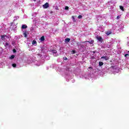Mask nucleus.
I'll use <instances>...</instances> for the list:
<instances>
[{"label": "nucleus", "mask_w": 129, "mask_h": 129, "mask_svg": "<svg viewBox=\"0 0 129 129\" xmlns=\"http://www.w3.org/2000/svg\"><path fill=\"white\" fill-rule=\"evenodd\" d=\"M96 38L97 40H98V41H99V42L102 43L103 39H102V37H101V36H99L97 35Z\"/></svg>", "instance_id": "nucleus-1"}, {"label": "nucleus", "mask_w": 129, "mask_h": 129, "mask_svg": "<svg viewBox=\"0 0 129 129\" xmlns=\"http://www.w3.org/2000/svg\"><path fill=\"white\" fill-rule=\"evenodd\" d=\"M51 52L53 53V55L55 57H57V56H58V55H57V50L53 49L51 50Z\"/></svg>", "instance_id": "nucleus-2"}, {"label": "nucleus", "mask_w": 129, "mask_h": 129, "mask_svg": "<svg viewBox=\"0 0 129 129\" xmlns=\"http://www.w3.org/2000/svg\"><path fill=\"white\" fill-rule=\"evenodd\" d=\"M43 8L44 9H48V8H49V4H48V3H45L43 5Z\"/></svg>", "instance_id": "nucleus-3"}, {"label": "nucleus", "mask_w": 129, "mask_h": 129, "mask_svg": "<svg viewBox=\"0 0 129 129\" xmlns=\"http://www.w3.org/2000/svg\"><path fill=\"white\" fill-rule=\"evenodd\" d=\"M6 38H8V36H7V35H1V40H3V41H4V40H6Z\"/></svg>", "instance_id": "nucleus-4"}, {"label": "nucleus", "mask_w": 129, "mask_h": 129, "mask_svg": "<svg viewBox=\"0 0 129 129\" xmlns=\"http://www.w3.org/2000/svg\"><path fill=\"white\" fill-rule=\"evenodd\" d=\"M101 59H104L105 60H109V57L108 56H102L101 57Z\"/></svg>", "instance_id": "nucleus-5"}, {"label": "nucleus", "mask_w": 129, "mask_h": 129, "mask_svg": "<svg viewBox=\"0 0 129 129\" xmlns=\"http://www.w3.org/2000/svg\"><path fill=\"white\" fill-rule=\"evenodd\" d=\"M106 35H107V36H109V35H110V34H112L111 31L108 30L107 31H106V32L105 33Z\"/></svg>", "instance_id": "nucleus-6"}, {"label": "nucleus", "mask_w": 129, "mask_h": 129, "mask_svg": "<svg viewBox=\"0 0 129 129\" xmlns=\"http://www.w3.org/2000/svg\"><path fill=\"white\" fill-rule=\"evenodd\" d=\"M65 43H68L69 42H70V38H67L65 39Z\"/></svg>", "instance_id": "nucleus-7"}, {"label": "nucleus", "mask_w": 129, "mask_h": 129, "mask_svg": "<svg viewBox=\"0 0 129 129\" xmlns=\"http://www.w3.org/2000/svg\"><path fill=\"white\" fill-rule=\"evenodd\" d=\"M28 28V26L26 25H23L22 26V29H27Z\"/></svg>", "instance_id": "nucleus-8"}, {"label": "nucleus", "mask_w": 129, "mask_h": 129, "mask_svg": "<svg viewBox=\"0 0 129 129\" xmlns=\"http://www.w3.org/2000/svg\"><path fill=\"white\" fill-rule=\"evenodd\" d=\"M40 40H41V42H43V41H45V37L44 36H42Z\"/></svg>", "instance_id": "nucleus-9"}, {"label": "nucleus", "mask_w": 129, "mask_h": 129, "mask_svg": "<svg viewBox=\"0 0 129 129\" xmlns=\"http://www.w3.org/2000/svg\"><path fill=\"white\" fill-rule=\"evenodd\" d=\"M120 10H121L122 12H124V9H123V7L122 6H119Z\"/></svg>", "instance_id": "nucleus-10"}, {"label": "nucleus", "mask_w": 129, "mask_h": 129, "mask_svg": "<svg viewBox=\"0 0 129 129\" xmlns=\"http://www.w3.org/2000/svg\"><path fill=\"white\" fill-rule=\"evenodd\" d=\"M103 65V62L102 61L99 62V66L101 67Z\"/></svg>", "instance_id": "nucleus-11"}, {"label": "nucleus", "mask_w": 129, "mask_h": 129, "mask_svg": "<svg viewBox=\"0 0 129 129\" xmlns=\"http://www.w3.org/2000/svg\"><path fill=\"white\" fill-rule=\"evenodd\" d=\"M87 42L89 43L90 44H93V43H94V40L88 41Z\"/></svg>", "instance_id": "nucleus-12"}, {"label": "nucleus", "mask_w": 129, "mask_h": 129, "mask_svg": "<svg viewBox=\"0 0 129 129\" xmlns=\"http://www.w3.org/2000/svg\"><path fill=\"white\" fill-rule=\"evenodd\" d=\"M24 36L25 37V38H27V37H28L27 35V33L24 32L23 33Z\"/></svg>", "instance_id": "nucleus-13"}, {"label": "nucleus", "mask_w": 129, "mask_h": 129, "mask_svg": "<svg viewBox=\"0 0 129 129\" xmlns=\"http://www.w3.org/2000/svg\"><path fill=\"white\" fill-rule=\"evenodd\" d=\"M33 45H35V44H37V41L36 40H33L32 41Z\"/></svg>", "instance_id": "nucleus-14"}, {"label": "nucleus", "mask_w": 129, "mask_h": 129, "mask_svg": "<svg viewBox=\"0 0 129 129\" xmlns=\"http://www.w3.org/2000/svg\"><path fill=\"white\" fill-rule=\"evenodd\" d=\"M12 66L13 67H14V68H16L17 67V64L16 63H13L12 64Z\"/></svg>", "instance_id": "nucleus-15"}, {"label": "nucleus", "mask_w": 129, "mask_h": 129, "mask_svg": "<svg viewBox=\"0 0 129 129\" xmlns=\"http://www.w3.org/2000/svg\"><path fill=\"white\" fill-rule=\"evenodd\" d=\"M14 58H15V55H12L11 56V57H10V59H14Z\"/></svg>", "instance_id": "nucleus-16"}, {"label": "nucleus", "mask_w": 129, "mask_h": 129, "mask_svg": "<svg viewBox=\"0 0 129 129\" xmlns=\"http://www.w3.org/2000/svg\"><path fill=\"white\" fill-rule=\"evenodd\" d=\"M9 43L6 42V43H5V47H7V46H9Z\"/></svg>", "instance_id": "nucleus-17"}, {"label": "nucleus", "mask_w": 129, "mask_h": 129, "mask_svg": "<svg viewBox=\"0 0 129 129\" xmlns=\"http://www.w3.org/2000/svg\"><path fill=\"white\" fill-rule=\"evenodd\" d=\"M78 46H80L81 45V42H79L77 43Z\"/></svg>", "instance_id": "nucleus-18"}, {"label": "nucleus", "mask_w": 129, "mask_h": 129, "mask_svg": "<svg viewBox=\"0 0 129 129\" xmlns=\"http://www.w3.org/2000/svg\"><path fill=\"white\" fill-rule=\"evenodd\" d=\"M72 19L73 20V22H76V20H75V18H74V16H72Z\"/></svg>", "instance_id": "nucleus-19"}, {"label": "nucleus", "mask_w": 129, "mask_h": 129, "mask_svg": "<svg viewBox=\"0 0 129 129\" xmlns=\"http://www.w3.org/2000/svg\"><path fill=\"white\" fill-rule=\"evenodd\" d=\"M64 10H69V7L68 6H66L64 8Z\"/></svg>", "instance_id": "nucleus-20"}, {"label": "nucleus", "mask_w": 129, "mask_h": 129, "mask_svg": "<svg viewBox=\"0 0 129 129\" xmlns=\"http://www.w3.org/2000/svg\"><path fill=\"white\" fill-rule=\"evenodd\" d=\"M78 19H82V16L81 15H79L78 17Z\"/></svg>", "instance_id": "nucleus-21"}, {"label": "nucleus", "mask_w": 129, "mask_h": 129, "mask_svg": "<svg viewBox=\"0 0 129 129\" xmlns=\"http://www.w3.org/2000/svg\"><path fill=\"white\" fill-rule=\"evenodd\" d=\"M55 10H56V11H58V10H59V8H58V6H56V7H55Z\"/></svg>", "instance_id": "nucleus-22"}, {"label": "nucleus", "mask_w": 129, "mask_h": 129, "mask_svg": "<svg viewBox=\"0 0 129 129\" xmlns=\"http://www.w3.org/2000/svg\"><path fill=\"white\" fill-rule=\"evenodd\" d=\"M13 52H14V53H16V52H17V50H16V49H14L13 50Z\"/></svg>", "instance_id": "nucleus-23"}, {"label": "nucleus", "mask_w": 129, "mask_h": 129, "mask_svg": "<svg viewBox=\"0 0 129 129\" xmlns=\"http://www.w3.org/2000/svg\"><path fill=\"white\" fill-rule=\"evenodd\" d=\"M127 56H128V54H125L124 55V57H125L126 58L127 57Z\"/></svg>", "instance_id": "nucleus-24"}, {"label": "nucleus", "mask_w": 129, "mask_h": 129, "mask_svg": "<svg viewBox=\"0 0 129 129\" xmlns=\"http://www.w3.org/2000/svg\"><path fill=\"white\" fill-rule=\"evenodd\" d=\"M72 52H73L74 54H75V50H72Z\"/></svg>", "instance_id": "nucleus-25"}, {"label": "nucleus", "mask_w": 129, "mask_h": 129, "mask_svg": "<svg viewBox=\"0 0 129 129\" xmlns=\"http://www.w3.org/2000/svg\"><path fill=\"white\" fill-rule=\"evenodd\" d=\"M117 19H119V16H117Z\"/></svg>", "instance_id": "nucleus-26"}, {"label": "nucleus", "mask_w": 129, "mask_h": 129, "mask_svg": "<svg viewBox=\"0 0 129 129\" xmlns=\"http://www.w3.org/2000/svg\"><path fill=\"white\" fill-rule=\"evenodd\" d=\"M64 60H67V57H64Z\"/></svg>", "instance_id": "nucleus-27"}, {"label": "nucleus", "mask_w": 129, "mask_h": 129, "mask_svg": "<svg viewBox=\"0 0 129 129\" xmlns=\"http://www.w3.org/2000/svg\"><path fill=\"white\" fill-rule=\"evenodd\" d=\"M93 53H95V51H93Z\"/></svg>", "instance_id": "nucleus-28"}, {"label": "nucleus", "mask_w": 129, "mask_h": 129, "mask_svg": "<svg viewBox=\"0 0 129 129\" xmlns=\"http://www.w3.org/2000/svg\"><path fill=\"white\" fill-rule=\"evenodd\" d=\"M128 52H129V51H128Z\"/></svg>", "instance_id": "nucleus-29"}]
</instances>
